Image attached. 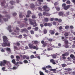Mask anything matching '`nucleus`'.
Segmentation results:
<instances>
[{
    "mask_svg": "<svg viewBox=\"0 0 75 75\" xmlns=\"http://www.w3.org/2000/svg\"><path fill=\"white\" fill-rule=\"evenodd\" d=\"M40 26L41 28H42V27H44V24H43L42 23H41L40 24Z\"/></svg>",
    "mask_w": 75,
    "mask_h": 75,
    "instance_id": "obj_58",
    "label": "nucleus"
},
{
    "mask_svg": "<svg viewBox=\"0 0 75 75\" xmlns=\"http://www.w3.org/2000/svg\"><path fill=\"white\" fill-rule=\"evenodd\" d=\"M28 46L31 49H36V50H38V47H37L35 46H33V45L31 43L28 44Z\"/></svg>",
    "mask_w": 75,
    "mask_h": 75,
    "instance_id": "obj_3",
    "label": "nucleus"
},
{
    "mask_svg": "<svg viewBox=\"0 0 75 75\" xmlns=\"http://www.w3.org/2000/svg\"><path fill=\"white\" fill-rule=\"evenodd\" d=\"M31 14V12L30 11H28L27 12V15L26 16V17H30V14Z\"/></svg>",
    "mask_w": 75,
    "mask_h": 75,
    "instance_id": "obj_10",
    "label": "nucleus"
},
{
    "mask_svg": "<svg viewBox=\"0 0 75 75\" xmlns=\"http://www.w3.org/2000/svg\"><path fill=\"white\" fill-rule=\"evenodd\" d=\"M3 17V16H2L1 14H0V21H1V18Z\"/></svg>",
    "mask_w": 75,
    "mask_h": 75,
    "instance_id": "obj_55",
    "label": "nucleus"
},
{
    "mask_svg": "<svg viewBox=\"0 0 75 75\" xmlns=\"http://www.w3.org/2000/svg\"><path fill=\"white\" fill-rule=\"evenodd\" d=\"M22 13H21V14H19V17L20 18H23V16L22 15Z\"/></svg>",
    "mask_w": 75,
    "mask_h": 75,
    "instance_id": "obj_32",
    "label": "nucleus"
},
{
    "mask_svg": "<svg viewBox=\"0 0 75 75\" xmlns=\"http://www.w3.org/2000/svg\"><path fill=\"white\" fill-rule=\"evenodd\" d=\"M6 51H9L10 52H11V50L10 49V48L8 47H7L6 48Z\"/></svg>",
    "mask_w": 75,
    "mask_h": 75,
    "instance_id": "obj_18",
    "label": "nucleus"
},
{
    "mask_svg": "<svg viewBox=\"0 0 75 75\" xmlns=\"http://www.w3.org/2000/svg\"><path fill=\"white\" fill-rule=\"evenodd\" d=\"M74 55L72 54H71L70 55V57H71V58H72V59L74 58Z\"/></svg>",
    "mask_w": 75,
    "mask_h": 75,
    "instance_id": "obj_26",
    "label": "nucleus"
},
{
    "mask_svg": "<svg viewBox=\"0 0 75 75\" xmlns=\"http://www.w3.org/2000/svg\"><path fill=\"white\" fill-rule=\"evenodd\" d=\"M42 69L44 71H45V70H46L47 69H46V68H45V67H42Z\"/></svg>",
    "mask_w": 75,
    "mask_h": 75,
    "instance_id": "obj_63",
    "label": "nucleus"
},
{
    "mask_svg": "<svg viewBox=\"0 0 75 75\" xmlns=\"http://www.w3.org/2000/svg\"><path fill=\"white\" fill-rule=\"evenodd\" d=\"M4 21H8V19L4 18H3Z\"/></svg>",
    "mask_w": 75,
    "mask_h": 75,
    "instance_id": "obj_37",
    "label": "nucleus"
},
{
    "mask_svg": "<svg viewBox=\"0 0 75 75\" xmlns=\"http://www.w3.org/2000/svg\"><path fill=\"white\" fill-rule=\"evenodd\" d=\"M24 63L25 64H28V61L26 60H25L24 61H23Z\"/></svg>",
    "mask_w": 75,
    "mask_h": 75,
    "instance_id": "obj_31",
    "label": "nucleus"
},
{
    "mask_svg": "<svg viewBox=\"0 0 75 75\" xmlns=\"http://www.w3.org/2000/svg\"><path fill=\"white\" fill-rule=\"evenodd\" d=\"M69 26L68 25H67L65 27L66 30H68V29H69Z\"/></svg>",
    "mask_w": 75,
    "mask_h": 75,
    "instance_id": "obj_30",
    "label": "nucleus"
},
{
    "mask_svg": "<svg viewBox=\"0 0 75 75\" xmlns=\"http://www.w3.org/2000/svg\"><path fill=\"white\" fill-rule=\"evenodd\" d=\"M13 16H17V13H13Z\"/></svg>",
    "mask_w": 75,
    "mask_h": 75,
    "instance_id": "obj_52",
    "label": "nucleus"
},
{
    "mask_svg": "<svg viewBox=\"0 0 75 75\" xmlns=\"http://www.w3.org/2000/svg\"><path fill=\"white\" fill-rule=\"evenodd\" d=\"M30 32L31 34H34V32L33 30H31Z\"/></svg>",
    "mask_w": 75,
    "mask_h": 75,
    "instance_id": "obj_47",
    "label": "nucleus"
},
{
    "mask_svg": "<svg viewBox=\"0 0 75 75\" xmlns=\"http://www.w3.org/2000/svg\"><path fill=\"white\" fill-rule=\"evenodd\" d=\"M29 21L30 22V25H34V24H35V22L34 21V22H33L35 21V20L29 19Z\"/></svg>",
    "mask_w": 75,
    "mask_h": 75,
    "instance_id": "obj_7",
    "label": "nucleus"
},
{
    "mask_svg": "<svg viewBox=\"0 0 75 75\" xmlns=\"http://www.w3.org/2000/svg\"><path fill=\"white\" fill-rule=\"evenodd\" d=\"M63 41H64V42L65 43V45L68 44V43H69V42H68V40H67L66 39H65L64 40H63Z\"/></svg>",
    "mask_w": 75,
    "mask_h": 75,
    "instance_id": "obj_16",
    "label": "nucleus"
},
{
    "mask_svg": "<svg viewBox=\"0 0 75 75\" xmlns=\"http://www.w3.org/2000/svg\"><path fill=\"white\" fill-rule=\"evenodd\" d=\"M70 28L71 30H72V29L74 28V26L72 25L70 26Z\"/></svg>",
    "mask_w": 75,
    "mask_h": 75,
    "instance_id": "obj_43",
    "label": "nucleus"
},
{
    "mask_svg": "<svg viewBox=\"0 0 75 75\" xmlns=\"http://www.w3.org/2000/svg\"><path fill=\"white\" fill-rule=\"evenodd\" d=\"M44 20L45 22H48V21H49V20L48 19V18H44Z\"/></svg>",
    "mask_w": 75,
    "mask_h": 75,
    "instance_id": "obj_19",
    "label": "nucleus"
},
{
    "mask_svg": "<svg viewBox=\"0 0 75 75\" xmlns=\"http://www.w3.org/2000/svg\"><path fill=\"white\" fill-rule=\"evenodd\" d=\"M32 43L33 44H38V41H33L32 42Z\"/></svg>",
    "mask_w": 75,
    "mask_h": 75,
    "instance_id": "obj_15",
    "label": "nucleus"
},
{
    "mask_svg": "<svg viewBox=\"0 0 75 75\" xmlns=\"http://www.w3.org/2000/svg\"><path fill=\"white\" fill-rule=\"evenodd\" d=\"M6 17H7V18H8L9 19L10 18V16L9 15H5Z\"/></svg>",
    "mask_w": 75,
    "mask_h": 75,
    "instance_id": "obj_29",
    "label": "nucleus"
},
{
    "mask_svg": "<svg viewBox=\"0 0 75 75\" xmlns=\"http://www.w3.org/2000/svg\"><path fill=\"white\" fill-rule=\"evenodd\" d=\"M73 61L74 64H75V56H74V57H73Z\"/></svg>",
    "mask_w": 75,
    "mask_h": 75,
    "instance_id": "obj_39",
    "label": "nucleus"
},
{
    "mask_svg": "<svg viewBox=\"0 0 75 75\" xmlns=\"http://www.w3.org/2000/svg\"><path fill=\"white\" fill-rule=\"evenodd\" d=\"M47 26H48L49 27H51L52 26V24L50 23H47Z\"/></svg>",
    "mask_w": 75,
    "mask_h": 75,
    "instance_id": "obj_27",
    "label": "nucleus"
},
{
    "mask_svg": "<svg viewBox=\"0 0 75 75\" xmlns=\"http://www.w3.org/2000/svg\"><path fill=\"white\" fill-rule=\"evenodd\" d=\"M16 59H20V56H16Z\"/></svg>",
    "mask_w": 75,
    "mask_h": 75,
    "instance_id": "obj_45",
    "label": "nucleus"
},
{
    "mask_svg": "<svg viewBox=\"0 0 75 75\" xmlns=\"http://www.w3.org/2000/svg\"><path fill=\"white\" fill-rule=\"evenodd\" d=\"M12 62L13 63V64H16V60L14 59H13L12 60Z\"/></svg>",
    "mask_w": 75,
    "mask_h": 75,
    "instance_id": "obj_23",
    "label": "nucleus"
},
{
    "mask_svg": "<svg viewBox=\"0 0 75 75\" xmlns=\"http://www.w3.org/2000/svg\"><path fill=\"white\" fill-rule=\"evenodd\" d=\"M53 62H55V61H54V60L53 59H50V62H52V63Z\"/></svg>",
    "mask_w": 75,
    "mask_h": 75,
    "instance_id": "obj_40",
    "label": "nucleus"
},
{
    "mask_svg": "<svg viewBox=\"0 0 75 75\" xmlns=\"http://www.w3.org/2000/svg\"><path fill=\"white\" fill-rule=\"evenodd\" d=\"M65 54H66V56H67V57L68 56V55H69V53L66 52L65 53Z\"/></svg>",
    "mask_w": 75,
    "mask_h": 75,
    "instance_id": "obj_51",
    "label": "nucleus"
},
{
    "mask_svg": "<svg viewBox=\"0 0 75 75\" xmlns=\"http://www.w3.org/2000/svg\"><path fill=\"white\" fill-rule=\"evenodd\" d=\"M62 7H63L64 10H67L68 9L70 8V5H68L67 6H66V4L64 3L62 4Z\"/></svg>",
    "mask_w": 75,
    "mask_h": 75,
    "instance_id": "obj_4",
    "label": "nucleus"
},
{
    "mask_svg": "<svg viewBox=\"0 0 75 75\" xmlns=\"http://www.w3.org/2000/svg\"><path fill=\"white\" fill-rule=\"evenodd\" d=\"M32 18L34 19L35 18H37V17H36V16L35 15H33L32 16Z\"/></svg>",
    "mask_w": 75,
    "mask_h": 75,
    "instance_id": "obj_25",
    "label": "nucleus"
},
{
    "mask_svg": "<svg viewBox=\"0 0 75 75\" xmlns=\"http://www.w3.org/2000/svg\"><path fill=\"white\" fill-rule=\"evenodd\" d=\"M43 32L44 34H47V30L46 29H44L43 30Z\"/></svg>",
    "mask_w": 75,
    "mask_h": 75,
    "instance_id": "obj_20",
    "label": "nucleus"
},
{
    "mask_svg": "<svg viewBox=\"0 0 75 75\" xmlns=\"http://www.w3.org/2000/svg\"><path fill=\"white\" fill-rule=\"evenodd\" d=\"M6 46L7 47H10V44L8 42V43H7Z\"/></svg>",
    "mask_w": 75,
    "mask_h": 75,
    "instance_id": "obj_44",
    "label": "nucleus"
},
{
    "mask_svg": "<svg viewBox=\"0 0 75 75\" xmlns=\"http://www.w3.org/2000/svg\"><path fill=\"white\" fill-rule=\"evenodd\" d=\"M39 16H42V13H38V14Z\"/></svg>",
    "mask_w": 75,
    "mask_h": 75,
    "instance_id": "obj_60",
    "label": "nucleus"
},
{
    "mask_svg": "<svg viewBox=\"0 0 75 75\" xmlns=\"http://www.w3.org/2000/svg\"><path fill=\"white\" fill-rule=\"evenodd\" d=\"M24 27V24H23L20 25V27L22 28V27Z\"/></svg>",
    "mask_w": 75,
    "mask_h": 75,
    "instance_id": "obj_62",
    "label": "nucleus"
},
{
    "mask_svg": "<svg viewBox=\"0 0 75 75\" xmlns=\"http://www.w3.org/2000/svg\"><path fill=\"white\" fill-rule=\"evenodd\" d=\"M47 14V12H44L43 13V14L44 16H46Z\"/></svg>",
    "mask_w": 75,
    "mask_h": 75,
    "instance_id": "obj_54",
    "label": "nucleus"
},
{
    "mask_svg": "<svg viewBox=\"0 0 75 75\" xmlns=\"http://www.w3.org/2000/svg\"><path fill=\"white\" fill-rule=\"evenodd\" d=\"M22 35H21L18 37V38H22Z\"/></svg>",
    "mask_w": 75,
    "mask_h": 75,
    "instance_id": "obj_61",
    "label": "nucleus"
},
{
    "mask_svg": "<svg viewBox=\"0 0 75 75\" xmlns=\"http://www.w3.org/2000/svg\"><path fill=\"white\" fill-rule=\"evenodd\" d=\"M23 64V62L20 61L19 62H16V64H15V65L16 66H17V67L20 66V65L19 64Z\"/></svg>",
    "mask_w": 75,
    "mask_h": 75,
    "instance_id": "obj_12",
    "label": "nucleus"
},
{
    "mask_svg": "<svg viewBox=\"0 0 75 75\" xmlns=\"http://www.w3.org/2000/svg\"><path fill=\"white\" fill-rule=\"evenodd\" d=\"M65 47L66 48H68L69 47V46L68 45V44H66Z\"/></svg>",
    "mask_w": 75,
    "mask_h": 75,
    "instance_id": "obj_34",
    "label": "nucleus"
},
{
    "mask_svg": "<svg viewBox=\"0 0 75 75\" xmlns=\"http://www.w3.org/2000/svg\"><path fill=\"white\" fill-rule=\"evenodd\" d=\"M44 26H45V27H47V26H48V23H45V24H44Z\"/></svg>",
    "mask_w": 75,
    "mask_h": 75,
    "instance_id": "obj_49",
    "label": "nucleus"
},
{
    "mask_svg": "<svg viewBox=\"0 0 75 75\" xmlns=\"http://www.w3.org/2000/svg\"><path fill=\"white\" fill-rule=\"evenodd\" d=\"M6 3V1H4L2 2H1V5L2 6H4V4Z\"/></svg>",
    "mask_w": 75,
    "mask_h": 75,
    "instance_id": "obj_17",
    "label": "nucleus"
},
{
    "mask_svg": "<svg viewBox=\"0 0 75 75\" xmlns=\"http://www.w3.org/2000/svg\"><path fill=\"white\" fill-rule=\"evenodd\" d=\"M17 67H13V70H14L15 69H17Z\"/></svg>",
    "mask_w": 75,
    "mask_h": 75,
    "instance_id": "obj_48",
    "label": "nucleus"
},
{
    "mask_svg": "<svg viewBox=\"0 0 75 75\" xmlns=\"http://www.w3.org/2000/svg\"><path fill=\"white\" fill-rule=\"evenodd\" d=\"M50 34H51L52 35H54L55 34V31L54 30H51L49 31Z\"/></svg>",
    "mask_w": 75,
    "mask_h": 75,
    "instance_id": "obj_13",
    "label": "nucleus"
},
{
    "mask_svg": "<svg viewBox=\"0 0 75 75\" xmlns=\"http://www.w3.org/2000/svg\"><path fill=\"white\" fill-rule=\"evenodd\" d=\"M35 25H33V27H35L36 26H37L38 24H37L36 23V22H35V23H34Z\"/></svg>",
    "mask_w": 75,
    "mask_h": 75,
    "instance_id": "obj_50",
    "label": "nucleus"
},
{
    "mask_svg": "<svg viewBox=\"0 0 75 75\" xmlns=\"http://www.w3.org/2000/svg\"><path fill=\"white\" fill-rule=\"evenodd\" d=\"M52 57L53 58H54V59L55 58H56V57H57V56L55 54L52 55Z\"/></svg>",
    "mask_w": 75,
    "mask_h": 75,
    "instance_id": "obj_21",
    "label": "nucleus"
},
{
    "mask_svg": "<svg viewBox=\"0 0 75 75\" xmlns=\"http://www.w3.org/2000/svg\"><path fill=\"white\" fill-rule=\"evenodd\" d=\"M67 70L68 71H72V69H71L70 68H68L67 69Z\"/></svg>",
    "mask_w": 75,
    "mask_h": 75,
    "instance_id": "obj_41",
    "label": "nucleus"
},
{
    "mask_svg": "<svg viewBox=\"0 0 75 75\" xmlns=\"http://www.w3.org/2000/svg\"><path fill=\"white\" fill-rule=\"evenodd\" d=\"M10 3L11 4V5H13V4L15 3V2L13 1H11L10 2Z\"/></svg>",
    "mask_w": 75,
    "mask_h": 75,
    "instance_id": "obj_22",
    "label": "nucleus"
},
{
    "mask_svg": "<svg viewBox=\"0 0 75 75\" xmlns=\"http://www.w3.org/2000/svg\"><path fill=\"white\" fill-rule=\"evenodd\" d=\"M39 73L40 74V75H44V73H43V72H42L41 71H40Z\"/></svg>",
    "mask_w": 75,
    "mask_h": 75,
    "instance_id": "obj_36",
    "label": "nucleus"
},
{
    "mask_svg": "<svg viewBox=\"0 0 75 75\" xmlns=\"http://www.w3.org/2000/svg\"><path fill=\"white\" fill-rule=\"evenodd\" d=\"M0 66L1 67H4L6 65H8V64H9L10 62L6 60H4L3 61L0 62Z\"/></svg>",
    "mask_w": 75,
    "mask_h": 75,
    "instance_id": "obj_2",
    "label": "nucleus"
},
{
    "mask_svg": "<svg viewBox=\"0 0 75 75\" xmlns=\"http://www.w3.org/2000/svg\"><path fill=\"white\" fill-rule=\"evenodd\" d=\"M67 4H71V2H70V1H67L66 2Z\"/></svg>",
    "mask_w": 75,
    "mask_h": 75,
    "instance_id": "obj_35",
    "label": "nucleus"
},
{
    "mask_svg": "<svg viewBox=\"0 0 75 75\" xmlns=\"http://www.w3.org/2000/svg\"><path fill=\"white\" fill-rule=\"evenodd\" d=\"M46 68H47V69H49V68H51L50 69V71H53V72H55V71H57V70L55 69H52L51 68H52V67L50 65H48L47 66H46Z\"/></svg>",
    "mask_w": 75,
    "mask_h": 75,
    "instance_id": "obj_6",
    "label": "nucleus"
},
{
    "mask_svg": "<svg viewBox=\"0 0 75 75\" xmlns=\"http://www.w3.org/2000/svg\"><path fill=\"white\" fill-rule=\"evenodd\" d=\"M48 41L50 42H51V41H52V39H51V38L49 39H48Z\"/></svg>",
    "mask_w": 75,
    "mask_h": 75,
    "instance_id": "obj_59",
    "label": "nucleus"
},
{
    "mask_svg": "<svg viewBox=\"0 0 75 75\" xmlns=\"http://www.w3.org/2000/svg\"><path fill=\"white\" fill-rule=\"evenodd\" d=\"M42 8L44 9V11H50V8L47 5L43 6L42 7Z\"/></svg>",
    "mask_w": 75,
    "mask_h": 75,
    "instance_id": "obj_5",
    "label": "nucleus"
},
{
    "mask_svg": "<svg viewBox=\"0 0 75 75\" xmlns=\"http://www.w3.org/2000/svg\"><path fill=\"white\" fill-rule=\"evenodd\" d=\"M3 41L4 42L2 44V47H6L7 46V43H8V41L7 40V38L6 36H4L3 37Z\"/></svg>",
    "mask_w": 75,
    "mask_h": 75,
    "instance_id": "obj_1",
    "label": "nucleus"
},
{
    "mask_svg": "<svg viewBox=\"0 0 75 75\" xmlns=\"http://www.w3.org/2000/svg\"><path fill=\"white\" fill-rule=\"evenodd\" d=\"M58 21L59 23H61L62 22V19H58Z\"/></svg>",
    "mask_w": 75,
    "mask_h": 75,
    "instance_id": "obj_38",
    "label": "nucleus"
},
{
    "mask_svg": "<svg viewBox=\"0 0 75 75\" xmlns=\"http://www.w3.org/2000/svg\"><path fill=\"white\" fill-rule=\"evenodd\" d=\"M38 27H36L35 28H33L34 30H35V31H37L38 30Z\"/></svg>",
    "mask_w": 75,
    "mask_h": 75,
    "instance_id": "obj_28",
    "label": "nucleus"
},
{
    "mask_svg": "<svg viewBox=\"0 0 75 75\" xmlns=\"http://www.w3.org/2000/svg\"><path fill=\"white\" fill-rule=\"evenodd\" d=\"M21 33H24V32H25L26 33H28V30H27L26 28H25L24 29H22L21 30Z\"/></svg>",
    "mask_w": 75,
    "mask_h": 75,
    "instance_id": "obj_11",
    "label": "nucleus"
},
{
    "mask_svg": "<svg viewBox=\"0 0 75 75\" xmlns=\"http://www.w3.org/2000/svg\"><path fill=\"white\" fill-rule=\"evenodd\" d=\"M38 8L39 10H40V11H42V8H41V7H38Z\"/></svg>",
    "mask_w": 75,
    "mask_h": 75,
    "instance_id": "obj_46",
    "label": "nucleus"
},
{
    "mask_svg": "<svg viewBox=\"0 0 75 75\" xmlns=\"http://www.w3.org/2000/svg\"><path fill=\"white\" fill-rule=\"evenodd\" d=\"M66 66H67L66 64H63L62 65V67H66Z\"/></svg>",
    "mask_w": 75,
    "mask_h": 75,
    "instance_id": "obj_42",
    "label": "nucleus"
},
{
    "mask_svg": "<svg viewBox=\"0 0 75 75\" xmlns=\"http://www.w3.org/2000/svg\"><path fill=\"white\" fill-rule=\"evenodd\" d=\"M56 9L57 11H59L60 10V8H59L57 7L56 8Z\"/></svg>",
    "mask_w": 75,
    "mask_h": 75,
    "instance_id": "obj_53",
    "label": "nucleus"
},
{
    "mask_svg": "<svg viewBox=\"0 0 75 75\" xmlns=\"http://www.w3.org/2000/svg\"><path fill=\"white\" fill-rule=\"evenodd\" d=\"M64 35L65 36H66L67 37V36H68V35H69L68 33H65Z\"/></svg>",
    "mask_w": 75,
    "mask_h": 75,
    "instance_id": "obj_33",
    "label": "nucleus"
},
{
    "mask_svg": "<svg viewBox=\"0 0 75 75\" xmlns=\"http://www.w3.org/2000/svg\"><path fill=\"white\" fill-rule=\"evenodd\" d=\"M52 24L53 25H56V22L55 21H53V22Z\"/></svg>",
    "mask_w": 75,
    "mask_h": 75,
    "instance_id": "obj_64",
    "label": "nucleus"
},
{
    "mask_svg": "<svg viewBox=\"0 0 75 75\" xmlns=\"http://www.w3.org/2000/svg\"><path fill=\"white\" fill-rule=\"evenodd\" d=\"M11 28V26H9L8 27V30H10Z\"/></svg>",
    "mask_w": 75,
    "mask_h": 75,
    "instance_id": "obj_57",
    "label": "nucleus"
},
{
    "mask_svg": "<svg viewBox=\"0 0 75 75\" xmlns=\"http://www.w3.org/2000/svg\"><path fill=\"white\" fill-rule=\"evenodd\" d=\"M41 43L43 45L42 46L43 47H45V46H47L48 44L47 42H44V40H42L41 42Z\"/></svg>",
    "mask_w": 75,
    "mask_h": 75,
    "instance_id": "obj_9",
    "label": "nucleus"
},
{
    "mask_svg": "<svg viewBox=\"0 0 75 75\" xmlns=\"http://www.w3.org/2000/svg\"><path fill=\"white\" fill-rule=\"evenodd\" d=\"M30 7L31 8H34L35 7V6L33 4H30Z\"/></svg>",
    "mask_w": 75,
    "mask_h": 75,
    "instance_id": "obj_14",
    "label": "nucleus"
},
{
    "mask_svg": "<svg viewBox=\"0 0 75 75\" xmlns=\"http://www.w3.org/2000/svg\"><path fill=\"white\" fill-rule=\"evenodd\" d=\"M35 58L34 56L33 55H31L30 57V59H33V58Z\"/></svg>",
    "mask_w": 75,
    "mask_h": 75,
    "instance_id": "obj_24",
    "label": "nucleus"
},
{
    "mask_svg": "<svg viewBox=\"0 0 75 75\" xmlns=\"http://www.w3.org/2000/svg\"><path fill=\"white\" fill-rule=\"evenodd\" d=\"M58 15L59 16H62V17H64L65 15L64 14V12L63 11H60L59 12Z\"/></svg>",
    "mask_w": 75,
    "mask_h": 75,
    "instance_id": "obj_8",
    "label": "nucleus"
},
{
    "mask_svg": "<svg viewBox=\"0 0 75 75\" xmlns=\"http://www.w3.org/2000/svg\"><path fill=\"white\" fill-rule=\"evenodd\" d=\"M26 59H30V57L29 56H26Z\"/></svg>",
    "mask_w": 75,
    "mask_h": 75,
    "instance_id": "obj_56",
    "label": "nucleus"
}]
</instances>
